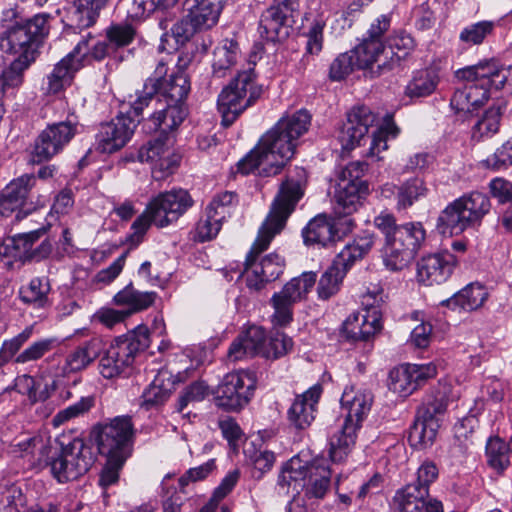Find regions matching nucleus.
<instances>
[{"label": "nucleus", "mask_w": 512, "mask_h": 512, "mask_svg": "<svg viewBox=\"0 0 512 512\" xmlns=\"http://www.w3.org/2000/svg\"><path fill=\"white\" fill-rule=\"evenodd\" d=\"M306 184V172L297 169V178L288 177L279 187L265 221L258 231L245 261L246 283L250 289H262L268 282L274 281L283 273L284 260L275 253L256 262L257 256L265 251L272 239L285 227L297 203L303 197Z\"/></svg>", "instance_id": "1"}, {"label": "nucleus", "mask_w": 512, "mask_h": 512, "mask_svg": "<svg viewBox=\"0 0 512 512\" xmlns=\"http://www.w3.org/2000/svg\"><path fill=\"white\" fill-rule=\"evenodd\" d=\"M310 123L311 115L305 109L283 116L238 162V171L242 174L257 172L260 176L279 174L293 158L298 139L308 131Z\"/></svg>", "instance_id": "2"}, {"label": "nucleus", "mask_w": 512, "mask_h": 512, "mask_svg": "<svg viewBox=\"0 0 512 512\" xmlns=\"http://www.w3.org/2000/svg\"><path fill=\"white\" fill-rule=\"evenodd\" d=\"M455 76L465 83L454 92L450 106L458 114H470L488 101L492 89L512 82V67L491 59L458 69Z\"/></svg>", "instance_id": "3"}, {"label": "nucleus", "mask_w": 512, "mask_h": 512, "mask_svg": "<svg viewBox=\"0 0 512 512\" xmlns=\"http://www.w3.org/2000/svg\"><path fill=\"white\" fill-rule=\"evenodd\" d=\"M374 225L385 235L383 260L391 271L402 270L413 260L426 233L420 222L397 225L393 214L381 212Z\"/></svg>", "instance_id": "4"}, {"label": "nucleus", "mask_w": 512, "mask_h": 512, "mask_svg": "<svg viewBox=\"0 0 512 512\" xmlns=\"http://www.w3.org/2000/svg\"><path fill=\"white\" fill-rule=\"evenodd\" d=\"M373 395L368 390L354 392L353 389H345L342 397V406L347 408V415L329 438V458L333 464L344 462L356 443L357 431L361 427L364 418L370 412Z\"/></svg>", "instance_id": "5"}, {"label": "nucleus", "mask_w": 512, "mask_h": 512, "mask_svg": "<svg viewBox=\"0 0 512 512\" xmlns=\"http://www.w3.org/2000/svg\"><path fill=\"white\" fill-rule=\"evenodd\" d=\"M490 209L487 194L479 191L465 193L439 212L435 228L444 237L459 236L468 229H478Z\"/></svg>", "instance_id": "6"}, {"label": "nucleus", "mask_w": 512, "mask_h": 512, "mask_svg": "<svg viewBox=\"0 0 512 512\" xmlns=\"http://www.w3.org/2000/svg\"><path fill=\"white\" fill-rule=\"evenodd\" d=\"M193 205L190 194L184 189H173L159 193L147 204L145 211L136 218L131 229L133 233L127 237L131 247L138 246L151 223L163 228L176 221Z\"/></svg>", "instance_id": "7"}, {"label": "nucleus", "mask_w": 512, "mask_h": 512, "mask_svg": "<svg viewBox=\"0 0 512 512\" xmlns=\"http://www.w3.org/2000/svg\"><path fill=\"white\" fill-rule=\"evenodd\" d=\"M257 54H252L249 67L239 71L228 86L218 96L217 106L222 115L224 126L231 125L248 107L252 106L262 95L263 88L256 83L254 68Z\"/></svg>", "instance_id": "8"}, {"label": "nucleus", "mask_w": 512, "mask_h": 512, "mask_svg": "<svg viewBox=\"0 0 512 512\" xmlns=\"http://www.w3.org/2000/svg\"><path fill=\"white\" fill-rule=\"evenodd\" d=\"M149 330L139 326L133 332L119 336L105 347L99 361V373L106 379L130 374L137 353L149 347Z\"/></svg>", "instance_id": "9"}, {"label": "nucleus", "mask_w": 512, "mask_h": 512, "mask_svg": "<svg viewBox=\"0 0 512 512\" xmlns=\"http://www.w3.org/2000/svg\"><path fill=\"white\" fill-rule=\"evenodd\" d=\"M167 73V66L160 61L155 68L153 76L149 77L142 90L137 91L131 101L135 115H142L145 107L149 105L156 94L164 98L165 103L172 105H185V99L190 91V81L183 70L172 73L168 79L162 80Z\"/></svg>", "instance_id": "10"}, {"label": "nucleus", "mask_w": 512, "mask_h": 512, "mask_svg": "<svg viewBox=\"0 0 512 512\" xmlns=\"http://www.w3.org/2000/svg\"><path fill=\"white\" fill-rule=\"evenodd\" d=\"M41 43H34L23 30L11 31L6 38L0 39V50L3 53L14 56L8 66H4L0 77L2 87L18 89L24 83V74L36 61L39 55Z\"/></svg>", "instance_id": "11"}, {"label": "nucleus", "mask_w": 512, "mask_h": 512, "mask_svg": "<svg viewBox=\"0 0 512 512\" xmlns=\"http://www.w3.org/2000/svg\"><path fill=\"white\" fill-rule=\"evenodd\" d=\"M374 240V235L365 231L344 246L318 282L317 293L319 298L327 300L339 291L348 270L356 261L370 252Z\"/></svg>", "instance_id": "12"}, {"label": "nucleus", "mask_w": 512, "mask_h": 512, "mask_svg": "<svg viewBox=\"0 0 512 512\" xmlns=\"http://www.w3.org/2000/svg\"><path fill=\"white\" fill-rule=\"evenodd\" d=\"M49 452L45 463L59 483L78 479L86 474L96 461L92 447L79 438L73 439L60 450L50 449Z\"/></svg>", "instance_id": "13"}, {"label": "nucleus", "mask_w": 512, "mask_h": 512, "mask_svg": "<svg viewBox=\"0 0 512 512\" xmlns=\"http://www.w3.org/2000/svg\"><path fill=\"white\" fill-rule=\"evenodd\" d=\"M368 169L367 163L354 161L338 174L333 190L334 212L346 218L356 212L368 194V183L362 179Z\"/></svg>", "instance_id": "14"}, {"label": "nucleus", "mask_w": 512, "mask_h": 512, "mask_svg": "<svg viewBox=\"0 0 512 512\" xmlns=\"http://www.w3.org/2000/svg\"><path fill=\"white\" fill-rule=\"evenodd\" d=\"M382 290L368 291L362 296V311L353 312L343 323L345 336L352 341H369L382 329L380 306Z\"/></svg>", "instance_id": "15"}, {"label": "nucleus", "mask_w": 512, "mask_h": 512, "mask_svg": "<svg viewBox=\"0 0 512 512\" xmlns=\"http://www.w3.org/2000/svg\"><path fill=\"white\" fill-rule=\"evenodd\" d=\"M99 453L106 457L128 458L132 451L133 423L129 416H116L93 428Z\"/></svg>", "instance_id": "16"}, {"label": "nucleus", "mask_w": 512, "mask_h": 512, "mask_svg": "<svg viewBox=\"0 0 512 512\" xmlns=\"http://www.w3.org/2000/svg\"><path fill=\"white\" fill-rule=\"evenodd\" d=\"M316 279V273L303 272L300 276L287 282L281 291L273 294L270 304L274 310L271 316L274 325L285 327L292 322L294 305L306 299L314 287Z\"/></svg>", "instance_id": "17"}, {"label": "nucleus", "mask_w": 512, "mask_h": 512, "mask_svg": "<svg viewBox=\"0 0 512 512\" xmlns=\"http://www.w3.org/2000/svg\"><path fill=\"white\" fill-rule=\"evenodd\" d=\"M255 386V377L251 372L240 370L228 373L217 387L216 405L225 410H239L249 402Z\"/></svg>", "instance_id": "18"}, {"label": "nucleus", "mask_w": 512, "mask_h": 512, "mask_svg": "<svg viewBox=\"0 0 512 512\" xmlns=\"http://www.w3.org/2000/svg\"><path fill=\"white\" fill-rule=\"evenodd\" d=\"M79 123L66 119L49 124L37 136L33 155L37 162L48 161L60 154L78 133Z\"/></svg>", "instance_id": "19"}, {"label": "nucleus", "mask_w": 512, "mask_h": 512, "mask_svg": "<svg viewBox=\"0 0 512 512\" xmlns=\"http://www.w3.org/2000/svg\"><path fill=\"white\" fill-rule=\"evenodd\" d=\"M133 99L134 97L130 96L128 102L129 109L126 112L121 111L115 119L101 126L97 135V141L98 147L102 152L113 153L121 149L133 135L137 123L140 121L139 117L141 116L135 115L131 107V101Z\"/></svg>", "instance_id": "20"}, {"label": "nucleus", "mask_w": 512, "mask_h": 512, "mask_svg": "<svg viewBox=\"0 0 512 512\" xmlns=\"http://www.w3.org/2000/svg\"><path fill=\"white\" fill-rule=\"evenodd\" d=\"M88 53L87 41H80L74 49L54 65L45 77L46 94L55 95L69 86L76 72L84 67V59Z\"/></svg>", "instance_id": "21"}, {"label": "nucleus", "mask_w": 512, "mask_h": 512, "mask_svg": "<svg viewBox=\"0 0 512 512\" xmlns=\"http://www.w3.org/2000/svg\"><path fill=\"white\" fill-rule=\"evenodd\" d=\"M353 227L352 218L339 217L337 220H331L325 215H318L305 226L302 236L306 245L327 247L339 239L340 234L344 235L352 231Z\"/></svg>", "instance_id": "22"}, {"label": "nucleus", "mask_w": 512, "mask_h": 512, "mask_svg": "<svg viewBox=\"0 0 512 512\" xmlns=\"http://www.w3.org/2000/svg\"><path fill=\"white\" fill-rule=\"evenodd\" d=\"M436 374L434 363L403 364L390 371L389 389L401 397H407Z\"/></svg>", "instance_id": "23"}, {"label": "nucleus", "mask_w": 512, "mask_h": 512, "mask_svg": "<svg viewBox=\"0 0 512 512\" xmlns=\"http://www.w3.org/2000/svg\"><path fill=\"white\" fill-rule=\"evenodd\" d=\"M36 183L34 175L25 174L8 183L0 193V216L11 217L15 213V219H23L29 209L24 211L31 189Z\"/></svg>", "instance_id": "24"}, {"label": "nucleus", "mask_w": 512, "mask_h": 512, "mask_svg": "<svg viewBox=\"0 0 512 512\" xmlns=\"http://www.w3.org/2000/svg\"><path fill=\"white\" fill-rule=\"evenodd\" d=\"M167 142L157 138L141 147L138 152L140 162L151 164L152 177L157 181L164 180L173 174L180 162V156L174 153Z\"/></svg>", "instance_id": "25"}, {"label": "nucleus", "mask_w": 512, "mask_h": 512, "mask_svg": "<svg viewBox=\"0 0 512 512\" xmlns=\"http://www.w3.org/2000/svg\"><path fill=\"white\" fill-rule=\"evenodd\" d=\"M376 115L367 106L354 107L347 114V120L338 134L344 151H351L368 138L369 128L374 125Z\"/></svg>", "instance_id": "26"}, {"label": "nucleus", "mask_w": 512, "mask_h": 512, "mask_svg": "<svg viewBox=\"0 0 512 512\" xmlns=\"http://www.w3.org/2000/svg\"><path fill=\"white\" fill-rule=\"evenodd\" d=\"M49 227V225L42 226L30 232L19 233L8 238L6 243L7 249H12L10 252L12 256L23 261H40L47 258L53 250L52 241L49 238H45L37 247L34 248V245L47 233Z\"/></svg>", "instance_id": "27"}, {"label": "nucleus", "mask_w": 512, "mask_h": 512, "mask_svg": "<svg viewBox=\"0 0 512 512\" xmlns=\"http://www.w3.org/2000/svg\"><path fill=\"white\" fill-rule=\"evenodd\" d=\"M393 506L396 512H444L439 499L409 483L395 492Z\"/></svg>", "instance_id": "28"}, {"label": "nucleus", "mask_w": 512, "mask_h": 512, "mask_svg": "<svg viewBox=\"0 0 512 512\" xmlns=\"http://www.w3.org/2000/svg\"><path fill=\"white\" fill-rule=\"evenodd\" d=\"M456 263V257L447 251L422 257L417 263L418 281L425 285L442 284L450 278Z\"/></svg>", "instance_id": "29"}, {"label": "nucleus", "mask_w": 512, "mask_h": 512, "mask_svg": "<svg viewBox=\"0 0 512 512\" xmlns=\"http://www.w3.org/2000/svg\"><path fill=\"white\" fill-rule=\"evenodd\" d=\"M2 27L5 29L0 39L6 38L9 32L23 30L34 43H42L49 33L48 16L36 14L31 18H22L16 9L9 8L3 11Z\"/></svg>", "instance_id": "30"}, {"label": "nucleus", "mask_w": 512, "mask_h": 512, "mask_svg": "<svg viewBox=\"0 0 512 512\" xmlns=\"http://www.w3.org/2000/svg\"><path fill=\"white\" fill-rule=\"evenodd\" d=\"M319 385L309 388L297 395L288 409L287 415L291 425L297 429H306L315 419L316 405L321 396Z\"/></svg>", "instance_id": "31"}, {"label": "nucleus", "mask_w": 512, "mask_h": 512, "mask_svg": "<svg viewBox=\"0 0 512 512\" xmlns=\"http://www.w3.org/2000/svg\"><path fill=\"white\" fill-rule=\"evenodd\" d=\"M186 116L187 108L185 105L166 103L164 108L154 112L149 117L145 126L149 132L159 133L158 138L169 141V134L177 130Z\"/></svg>", "instance_id": "32"}, {"label": "nucleus", "mask_w": 512, "mask_h": 512, "mask_svg": "<svg viewBox=\"0 0 512 512\" xmlns=\"http://www.w3.org/2000/svg\"><path fill=\"white\" fill-rule=\"evenodd\" d=\"M311 462L303 460L300 455L288 460L280 471L277 480L279 493L289 494L291 491L299 494L305 488Z\"/></svg>", "instance_id": "33"}, {"label": "nucleus", "mask_w": 512, "mask_h": 512, "mask_svg": "<svg viewBox=\"0 0 512 512\" xmlns=\"http://www.w3.org/2000/svg\"><path fill=\"white\" fill-rule=\"evenodd\" d=\"M266 335L262 327L250 326L242 332L230 345L228 357L238 361L245 357L263 356Z\"/></svg>", "instance_id": "34"}, {"label": "nucleus", "mask_w": 512, "mask_h": 512, "mask_svg": "<svg viewBox=\"0 0 512 512\" xmlns=\"http://www.w3.org/2000/svg\"><path fill=\"white\" fill-rule=\"evenodd\" d=\"M105 341L101 337H92L71 351L63 365L64 373L79 372L92 364L104 351Z\"/></svg>", "instance_id": "35"}, {"label": "nucleus", "mask_w": 512, "mask_h": 512, "mask_svg": "<svg viewBox=\"0 0 512 512\" xmlns=\"http://www.w3.org/2000/svg\"><path fill=\"white\" fill-rule=\"evenodd\" d=\"M184 7L200 30L213 27L223 8L219 0H185Z\"/></svg>", "instance_id": "36"}, {"label": "nucleus", "mask_w": 512, "mask_h": 512, "mask_svg": "<svg viewBox=\"0 0 512 512\" xmlns=\"http://www.w3.org/2000/svg\"><path fill=\"white\" fill-rule=\"evenodd\" d=\"M487 298L488 291L485 286L480 283H470L452 297L443 300L441 305L451 309L473 311L480 308Z\"/></svg>", "instance_id": "37"}, {"label": "nucleus", "mask_w": 512, "mask_h": 512, "mask_svg": "<svg viewBox=\"0 0 512 512\" xmlns=\"http://www.w3.org/2000/svg\"><path fill=\"white\" fill-rule=\"evenodd\" d=\"M292 25L280 12L269 6L260 16L258 31L262 39L276 42L288 36Z\"/></svg>", "instance_id": "38"}, {"label": "nucleus", "mask_w": 512, "mask_h": 512, "mask_svg": "<svg viewBox=\"0 0 512 512\" xmlns=\"http://www.w3.org/2000/svg\"><path fill=\"white\" fill-rule=\"evenodd\" d=\"M239 58L238 43L233 39L222 40L213 52L212 77L217 79L226 77Z\"/></svg>", "instance_id": "39"}, {"label": "nucleus", "mask_w": 512, "mask_h": 512, "mask_svg": "<svg viewBox=\"0 0 512 512\" xmlns=\"http://www.w3.org/2000/svg\"><path fill=\"white\" fill-rule=\"evenodd\" d=\"M384 45L382 41L364 39L359 45L350 50L353 54L357 69H373L377 65L376 73L382 74L389 71L381 67L380 63L384 60Z\"/></svg>", "instance_id": "40"}, {"label": "nucleus", "mask_w": 512, "mask_h": 512, "mask_svg": "<svg viewBox=\"0 0 512 512\" xmlns=\"http://www.w3.org/2000/svg\"><path fill=\"white\" fill-rule=\"evenodd\" d=\"M51 285L46 277L32 278L28 284L19 288V299L35 309H46L52 305L49 298Z\"/></svg>", "instance_id": "41"}, {"label": "nucleus", "mask_w": 512, "mask_h": 512, "mask_svg": "<svg viewBox=\"0 0 512 512\" xmlns=\"http://www.w3.org/2000/svg\"><path fill=\"white\" fill-rule=\"evenodd\" d=\"M157 298V293L153 291L141 292L136 290L132 283L128 284L121 291H119L113 298L118 306H127L124 310L131 314L143 311L151 307Z\"/></svg>", "instance_id": "42"}, {"label": "nucleus", "mask_w": 512, "mask_h": 512, "mask_svg": "<svg viewBox=\"0 0 512 512\" xmlns=\"http://www.w3.org/2000/svg\"><path fill=\"white\" fill-rule=\"evenodd\" d=\"M333 473L335 471L326 465L325 459L316 458L311 461L305 486L307 494L315 498H323L330 487Z\"/></svg>", "instance_id": "43"}, {"label": "nucleus", "mask_w": 512, "mask_h": 512, "mask_svg": "<svg viewBox=\"0 0 512 512\" xmlns=\"http://www.w3.org/2000/svg\"><path fill=\"white\" fill-rule=\"evenodd\" d=\"M414 48V39L405 32H399L389 37L386 50L384 52V60L380 63L381 67L392 70L398 66L400 61L404 59Z\"/></svg>", "instance_id": "44"}, {"label": "nucleus", "mask_w": 512, "mask_h": 512, "mask_svg": "<svg viewBox=\"0 0 512 512\" xmlns=\"http://www.w3.org/2000/svg\"><path fill=\"white\" fill-rule=\"evenodd\" d=\"M439 79L436 69L426 68L418 70L407 84L405 94L410 98L429 96L435 91Z\"/></svg>", "instance_id": "45"}, {"label": "nucleus", "mask_w": 512, "mask_h": 512, "mask_svg": "<svg viewBox=\"0 0 512 512\" xmlns=\"http://www.w3.org/2000/svg\"><path fill=\"white\" fill-rule=\"evenodd\" d=\"M428 191L429 189L423 178L413 177L404 181L397 188V210H405L411 207L415 202L425 198L428 194Z\"/></svg>", "instance_id": "46"}, {"label": "nucleus", "mask_w": 512, "mask_h": 512, "mask_svg": "<svg viewBox=\"0 0 512 512\" xmlns=\"http://www.w3.org/2000/svg\"><path fill=\"white\" fill-rule=\"evenodd\" d=\"M439 427L440 424L436 420L429 421L416 415L408 437L411 446L419 449L431 446L436 439Z\"/></svg>", "instance_id": "47"}, {"label": "nucleus", "mask_w": 512, "mask_h": 512, "mask_svg": "<svg viewBox=\"0 0 512 512\" xmlns=\"http://www.w3.org/2000/svg\"><path fill=\"white\" fill-rule=\"evenodd\" d=\"M509 451V445L499 437H491L487 441V463L500 475L503 474L510 465Z\"/></svg>", "instance_id": "48"}, {"label": "nucleus", "mask_w": 512, "mask_h": 512, "mask_svg": "<svg viewBox=\"0 0 512 512\" xmlns=\"http://www.w3.org/2000/svg\"><path fill=\"white\" fill-rule=\"evenodd\" d=\"M177 0H132L127 10V17L133 21H142L155 11L173 7Z\"/></svg>", "instance_id": "49"}, {"label": "nucleus", "mask_w": 512, "mask_h": 512, "mask_svg": "<svg viewBox=\"0 0 512 512\" xmlns=\"http://www.w3.org/2000/svg\"><path fill=\"white\" fill-rule=\"evenodd\" d=\"M501 115L500 107L493 106L487 109L482 118L473 127V139L480 141L496 134L499 130Z\"/></svg>", "instance_id": "50"}, {"label": "nucleus", "mask_w": 512, "mask_h": 512, "mask_svg": "<svg viewBox=\"0 0 512 512\" xmlns=\"http://www.w3.org/2000/svg\"><path fill=\"white\" fill-rule=\"evenodd\" d=\"M15 389L20 394L26 395L32 403L45 401L49 397L48 385L38 382L33 376L27 374L15 379Z\"/></svg>", "instance_id": "51"}, {"label": "nucleus", "mask_w": 512, "mask_h": 512, "mask_svg": "<svg viewBox=\"0 0 512 512\" xmlns=\"http://www.w3.org/2000/svg\"><path fill=\"white\" fill-rule=\"evenodd\" d=\"M106 39L110 42L115 52L118 49L129 46L137 36L136 28L127 22L113 23L107 27Z\"/></svg>", "instance_id": "52"}, {"label": "nucleus", "mask_w": 512, "mask_h": 512, "mask_svg": "<svg viewBox=\"0 0 512 512\" xmlns=\"http://www.w3.org/2000/svg\"><path fill=\"white\" fill-rule=\"evenodd\" d=\"M59 344L57 338H42L34 341L16 356L15 363L26 364L37 361L55 349Z\"/></svg>", "instance_id": "53"}, {"label": "nucleus", "mask_w": 512, "mask_h": 512, "mask_svg": "<svg viewBox=\"0 0 512 512\" xmlns=\"http://www.w3.org/2000/svg\"><path fill=\"white\" fill-rule=\"evenodd\" d=\"M164 383L161 375L155 377L152 383L142 393V406L150 409L165 403L171 394V389Z\"/></svg>", "instance_id": "54"}, {"label": "nucleus", "mask_w": 512, "mask_h": 512, "mask_svg": "<svg viewBox=\"0 0 512 512\" xmlns=\"http://www.w3.org/2000/svg\"><path fill=\"white\" fill-rule=\"evenodd\" d=\"M495 27L496 23L494 21L484 20L476 22L463 28L459 39L468 45H480L494 32Z\"/></svg>", "instance_id": "55"}, {"label": "nucleus", "mask_w": 512, "mask_h": 512, "mask_svg": "<svg viewBox=\"0 0 512 512\" xmlns=\"http://www.w3.org/2000/svg\"><path fill=\"white\" fill-rule=\"evenodd\" d=\"M34 326L29 325L25 327L19 334L11 339H6L2 342L0 348V367L7 364L14 356L16 357L20 349L32 337Z\"/></svg>", "instance_id": "56"}, {"label": "nucleus", "mask_w": 512, "mask_h": 512, "mask_svg": "<svg viewBox=\"0 0 512 512\" xmlns=\"http://www.w3.org/2000/svg\"><path fill=\"white\" fill-rule=\"evenodd\" d=\"M293 349V340L282 332H276L271 336L268 346L264 348L263 357L267 359H278Z\"/></svg>", "instance_id": "57"}, {"label": "nucleus", "mask_w": 512, "mask_h": 512, "mask_svg": "<svg viewBox=\"0 0 512 512\" xmlns=\"http://www.w3.org/2000/svg\"><path fill=\"white\" fill-rule=\"evenodd\" d=\"M94 405L93 397H82L78 402L60 410L53 418L55 426L61 425L66 421L76 418L88 412Z\"/></svg>", "instance_id": "58"}, {"label": "nucleus", "mask_w": 512, "mask_h": 512, "mask_svg": "<svg viewBox=\"0 0 512 512\" xmlns=\"http://www.w3.org/2000/svg\"><path fill=\"white\" fill-rule=\"evenodd\" d=\"M326 23L322 18H316L307 32L306 53L303 61L308 59V55H317L323 48V30Z\"/></svg>", "instance_id": "59"}, {"label": "nucleus", "mask_w": 512, "mask_h": 512, "mask_svg": "<svg viewBox=\"0 0 512 512\" xmlns=\"http://www.w3.org/2000/svg\"><path fill=\"white\" fill-rule=\"evenodd\" d=\"M354 55L350 51L337 56L330 65L329 77L333 81H340L357 68Z\"/></svg>", "instance_id": "60"}, {"label": "nucleus", "mask_w": 512, "mask_h": 512, "mask_svg": "<svg viewBox=\"0 0 512 512\" xmlns=\"http://www.w3.org/2000/svg\"><path fill=\"white\" fill-rule=\"evenodd\" d=\"M438 474L439 471L436 464L432 461L426 460L417 469L416 480L410 484L430 493V486L436 481Z\"/></svg>", "instance_id": "61"}, {"label": "nucleus", "mask_w": 512, "mask_h": 512, "mask_svg": "<svg viewBox=\"0 0 512 512\" xmlns=\"http://www.w3.org/2000/svg\"><path fill=\"white\" fill-rule=\"evenodd\" d=\"M447 409V400L444 396L428 399L418 409L417 415L427 420H436L440 424V418Z\"/></svg>", "instance_id": "62"}, {"label": "nucleus", "mask_w": 512, "mask_h": 512, "mask_svg": "<svg viewBox=\"0 0 512 512\" xmlns=\"http://www.w3.org/2000/svg\"><path fill=\"white\" fill-rule=\"evenodd\" d=\"M208 394V386L201 381L194 382L185 388L178 399L177 410L182 412L190 402L202 401Z\"/></svg>", "instance_id": "63"}, {"label": "nucleus", "mask_w": 512, "mask_h": 512, "mask_svg": "<svg viewBox=\"0 0 512 512\" xmlns=\"http://www.w3.org/2000/svg\"><path fill=\"white\" fill-rule=\"evenodd\" d=\"M487 164L495 170L512 166V140L506 141L499 147L495 153L487 159Z\"/></svg>", "instance_id": "64"}]
</instances>
